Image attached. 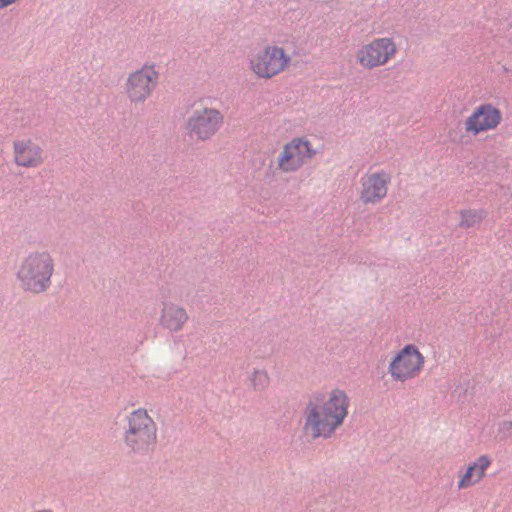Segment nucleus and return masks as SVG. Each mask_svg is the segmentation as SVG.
<instances>
[{
    "instance_id": "f257e3e1",
    "label": "nucleus",
    "mask_w": 512,
    "mask_h": 512,
    "mask_svg": "<svg viewBox=\"0 0 512 512\" xmlns=\"http://www.w3.org/2000/svg\"><path fill=\"white\" fill-rule=\"evenodd\" d=\"M347 393L334 388L313 395L304 410V430L312 438H329L342 426L349 412Z\"/></svg>"
},
{
    "instance_id": "f03ea898",
    "label": "nucleus",
    "mask_w": 512,
    "mask_h": 512,
    "mask_svg": "<svg viewBox=\"0 0 512 512\" xmlns=\"http://www.w3.org/2000/svg\"><path fill=\"white\" fill-rule=\"evenodd\" d=\"M54 260L45 250L31 251L17 267V279L23 289L33 293L44 292L51 284Z\"/></svg>"
},
{
    "instance_id": "7ed1b4c3",
    "label": "nucleus",
    "mask_w": 512,
    "mask_h": 512,
    "mask_svg": "<svg viewBox=\"0 0 512 512\" xmlns=\"http://www.w3.org/2000/svg\"><path fill=\"white\" fill-rule=\"evenodd\" d=\"M125 444L135 453L147 454L157 443V427L145 409L139 408L127 416Z\"/></svg>"
},
{
    "instance_id": "20e7f679",
    "label": "nucleus",
    "mask_w": 512,
    "mask_h": 512,
    "mask_svg": "<svg viewBox=\"0 0 512 512\" xmlns=\"http://www.w3.org/2000/svg\"><path fill=\"white\" fill-rule=\"evenodd\" d=\"M291 60L283 47L266 44L250 56L249 69L258 79L269 80L286 71Z\"/></svg>"
},
{
    "instance_id": "39448f33",
    "label": "nucleus",
    "mask_w": 512,
    "mask_h": 512,
    "mask_svg": "<svg viewBox=\"0 0 512 512\" xmlns=\"http://www.w3.org/2000/svg\"><path fill=\"white\" fill-rule=\"evenodd\" d=\"M425 366V356L414 344H407L397 351L388 365L392 380L406 382L418 377Z\"/></svg>"
},
{
    "instance_id": "423d86ee",
    "label": "nucleus",
    "mask_w": 512,
    "mask_h": 512,
    "mask_svg": "<svg viewBox=\"0 0 512 512\" xmlns=\"http://www.w3.org/2000/svg\"><path fill=\"white\" fill-rule=\"evenodd\" d=\"M397 52L393 38L378 37L361 45L355 53V60L364 69H374L393 60Z\"/></svg>"
},
{
    "instance_id": "0eeeda50",
    "label": "nucleus",
    "mask_w": 512,
    "mask_h": 512,
    "mask_svg": "<svg viewBox=\"0 0 512 512\" xmlns=\"http://www.w3.org/2000/svg\"><path fill=\"white\" fill-rule=\"evenodd\" d=\"M316 154L317 150L307 137H294L279 152L277 168L283 173L296 172Z\"/></svg>"
},
{
    "instance_id": "6e6552de",
    "label": "nucleus",
    "mask_w": 512,
    "mask_h": 512,
    "mask_svg": "<svg viewBox=\"0 0 512 512\" xmlns=\"http://www.w3.org/2000/svg\"><path fill=\"white\" fill-rule=\"evenodd\" d=\"M159 73L154 64L146 63L130 73L124 84V93L130 102L144 103L157 86Z\"/></svg>"
},
{
    "instance_id": "1a4fd4ad",
    "label": "nucleus",
    "mask_w": 512,
    "mask_h": 512,
    "mask_svg": "<svg viewBox=\"0 0 512 512\" xmlns=\"http://www.w3.org/2000/svg\"><path fill=\"white\" fill-rule=\"evenodd\" d=\"M223 122V115L215 108L194 109L187 118L186 129L191 138L206 140L216 133Z\"/></svg>"
},
{
    "instance_id": "9d476101",
    "label": "nucleus",
    "mask_w": 512,
    "mask_h": 512,
    "mask_svg": "<svg viewBox=\"0 0 512 512\" xmlns=\"http://www.w3.org/2000/svg\"><path fill=\"white\" fill-rule=\"evenodd\" d=\"M502 121L501 110L492 103H482L475 107L464 121V130L468 135L495 130Z\"/></svg>"
},
{
    "instance_id": "9b49d317",
    "label": "nucleus",
    "mask_w": 512,
    "mask_h": 512,
    "mask_svg": "<svg viewBox=\"0 0 512 512\" xmlns=\"http://www.w3.org/2000/svg\"><path fill=\"white\" fill-rule=\"evenodd\" d=\"M391 176L381 170L368 172L360 178L358 196L364 205H376L382 202L389 190Z\"/></svg>"
},
{
    "instance_id": "f8f14e48",
    "label": "nucleus",
    "mask_w": 512,
    "mask_h": 512,
    "mask_svg": "<svg viewBox=\"0 0 512 512\" xmlns=\"http://www.w3.org/2000/svg\"><path fill=\"white\" fill-rule=\"evenodd\" d=\"M44 151L40 145L30 138L13 141V160L17 166L37 168L44 162Z\"/></svg>"
},
{
    "instance_id": "ddd939ff",
    "label": "nucleus",
    "mask_w": 512,
    "mask_h": 512,
    "mask_svg": "<svg viewBox=\"0 0 512 512\" xmlns=\"http://www.w3.org/2000/svg\"><path fill=\"white\" fill-rule=\"evenodd\" d=\"M491 464L492 460L489 455L484 454L477 457L467 465L465 470L458 472L457 488L463 490L481 482Z\"/></svg>"
},
{
    "instance_id": "4468645a",
    "label": "nucleus",
    "mask_w": 512,
    "mask_h": 512,
    "mask_svg": "<svg viewBox=\"0 0 512 512\" xmlns=\"http://www.w3.org/2000/svg\"><path fill=\"white\" fill-rule=\"evenodd\" d=\"M189 316L186 309L174 302H163L159 316V325L170 332L181 331L188 322Z\"/></svg>"
},
{
    "instance_id": "2eb2a0df",
    "label": "nucleus",
    "mask_w": 512,
    "mask_h": 512,
    "mask_svg": "<svg viewBox=\"0 0 512 512\" xmlns=\"http://www.w3.org/2000/svg\"><path fill=\"white\" fill-rule=\"evenodd\" d=\"M459 226L470 228L479 225L483 220L482 211L476 209H462L459 212Z\"/></svg>"
},
{
    "instance_id": "dca6fc26",
    "label": "nucleus",
    "mask_w": 512,
    "mask_h": 512,
    "mask_svg": "<svg viewBox=\"0 0 512 512\" xmlns=\"http://www.w3.org/2000/svg\"><path fill=\"white\" fill-rule=\"evenodd\" d=\"M250 381L255 390H263L269 385L270 378L267 371L257 369L251 374Z\"/></svg>"
},
{
    "instance_id": "f3484780",
    "label": "nucleus",
    "mask_w": 512,
    "mask_h": 512,
    "mask_svg": "<svg viewBox=\"0 0 512 512\" xmlns=\"http://www.w3.org/2000/svg\"><path fill=\"white\" fill-rule=\"evenodd\" d=\"M19 0H0V10L16 4Z\"/></svg>"
},
{
    "instance_id": "a211bd4d",
    "label": "nucleus",
    "mask_w": 512,
    "mask_h": 512,
    "mask_svg": "<svg viewBox=\"0 0 512 512\" xmlns=\"http://www.w3.org/2000/svg\"><path fill=\"white\" fill-rule=\"evenodd\" d=\"M32 512H53V511L49 510V509H41V510H35V511H32Z\"/></svg>"
}]
</instances>
